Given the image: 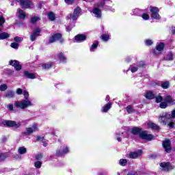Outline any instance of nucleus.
Masks as SVG:
<instances>
[{"mask_svg":"<svg viewBox=\"0 0 175 175\" xmlns=\"http://www.w3.org/2000/svg\"><path fill=\"white\" fill-rule=\"evenodd\" d=\"M161 167L163 168V170H170L172 169V166H170V163L163 162L160 163Z\"/></svg>","mask_w":175,"mask_h":175,"instance_id":"18","label":"nucleus"},{"mask_svg":"<svg viewBox=\"0 0 175 175\" xmlns=\"http://www.w3.org/2000/svg\"><path fill=\"white\" fill-rule=\"evenodd\" d=\"M42 143H43V146H44V147H47V145H48V144H47V142L43 141Z\"/></svg>","mask_w":175,"mask_h":175,"instance_id":"61","label":"nucleus"},{"mask_svg":"<svg viewBox=\"0 0 175 175\" xmlns=\"http://www.w3.org/2000/svg\"><path fill=\"white\" fill-rule=\"evenodd\" d=\"M165 100L168 105H175V100L171 96H166Z\"/></svg>","mask_w":175,"mask_h":175,"instance_id":"22","label":"nucleus"},{"mask_svg":"<svg viewBox=\"0 0 175 175\" xmlns=\"http://www.w3.org/2000/svg\"><path fill=\"white\" fill-rule=\"evenodd\" d=\"M170 117V114L169 113H163L162 116L159 118V122L163 124V125H166L167 121L171 119Z\"/></svg>","mask_w":175,"mask_h":175,"instance_id":"6","label":"nucleus"},{"mask_svg":"<svg viewBox=\"0 0 175 175\" xmlns=\"http://www.w3.org/2000/svg\"><path fill=\"white\" fill-rule=\"evenodd\" d=\"M16 94L18 95H21V94H23V90H21V88H18L16 90Z\"/></svg>","mask_w":175,"mask_h":175,"instance_id":"53","label":"nucleus"},{"mask_svg":"<svg viewBox=\"0 0 175 175\" xmlns=\"http://www.w3.org/2000/svg\"><path fill=\"white\" fill-rule=\"evenodd\" d=\"M68 152H69V148L68 146H61L60 148L57 149L56 155L57 157H62V155H65Z\"/></svg>","mask_w":175,"mask_h":175,"instance_id":"8","label":"nucleus"},{"mask_svg":"<svg viewBox=\"0 0 175 175\" xmlns=\"http://www.w3.org/2000/svg\"><path fill=\"white\" fill-rule=\"evenodd\" d=\"M66 3H68V5H72L73 3L74 0H64Z\"/></svg>","mask_w":175,"mask_h":175,"instance_id":"54","label":"nucleus"},{"mask_svg":"<svg viewBox=\"0 0 175 175\" xmlns=\"http://www.w3.org/2000/svg\"><path fill=\"white\" fill-rule=\"evenodd\" d=\"M161 109H166L167 107V103L166 101H163L160 103Z\"/></svg>","mask_w":175,"mask_h":175,"instance_id":"38","label":"nucleus"},{"mask_svg":"<svg viewBox=\"0 0 175 175\" xmlns=\"http://www.w3.org/2000/svg\"><path fill=\"white\" fill-rule=\"evenodd\" d=\"M131 133L133 135H139V137L141 139H143L144 140H148L151 141L152 139H153L154 136L152 135H150L147 133V131H142V129L139 127H135L131 129Z\"/></svg>","mask_w":175,"mask_h":175,"instance_id":"2","label":"nucleus"},{"mask_svg":"<svg viewBox=\"0 0 175 175\" xmlns=\"http://www.w3.org/2000/svg\"><path fill=\"white\" fill-rule=\"evenodd\" d=\"M170 140L169 139L163 142V146L166 152H170L172 150V146H170Z\"/></svg>","mask_w":175,"mask_h":175,"instance_id":"14","label":"nucleus"},{"mask_svg":"<svg viewBox=\"0 0 175 175\" xmlns=\"http://www.w3.org/2000/svg\"><path fill=\"white\" fill-rule=\"evenodd\" d=\"M164 59L165 61H173L174 59L173 53H172V52H168L167 55L164 57Z\"/></svg>","mask_w":175,"mask_h":175,"instance_id":"29","label":"nucleus"},{"mask_svg":"<svg viewBox=\"0 0 175 175\" xmlns=\"http://www.w3.org/2000/svg\"><path fill=\"white\" fill-rule=\"evenodd\" d=\"M163 100V98L161 97V96H156V103H160V102H162Z\"/></svg>","mask_w":175,"mask_h":175,"instance_id":"45","label":"nucleus"},{"mask_svg":"<svg viewBox=\"0 0 175 175\" xmlns=\"http://www.w3.org/2000/svg\"><path fill=\"white\" fill-rule=\"evenodd\" d=\"M48 18L51 21H54L55 20V14L53 12H49L48 14Z\"/></svg>","mask_w":175,"mask_h":175,"instance_id":"34","label":"nucleus"},{"mask_svg":"<svg viewBox=\"0 0 175 175\" xmlns=\"http://www.w3.org/2000/svg\"><path fill=\"white\" fill-rule=\"evenodd\" d=\"M40 33V29L39 28H36L33 33L30 35V40L31 42H35V40H36V38H38V36H39Z\"/></svg>","mask_w":175,"mask_h":175,"instance_id":"12","label":"nucleus"},{"mask_svg":"<svg viewBox=\"0 0 175 175\" xmlns=\"http://www.w3.org/2000/svg\"><path fill=\"white\" fill-rule=\"evenodd\" d=\"M57 57L59 58L60 62H63V64H65L66 62V57L64 55V53H60L57 55Z\"/></svg>","mask_w":175,"mask_h":175,"instance_id":"26","label":"nucleus"},{"mask_svg":"<svg viewBox=\"0 0 175 175\" xmlns=\"http://www.w3.org/2000/svg\"><path fill=\"white\" fill-rule=\"evenodd\" d=\"M24 75L27 79H36V75L29 73L28 71H25Z\"/></svg>","mask_w":175,"mask_h":175,"instance_id":"28","label":"nucleus"},{"mask_svg":"<svg viewBox=\"0 0 175 175\" xmlns=\"http://www.w3.org/2000/svg\"><path fill=\"white\" fill-rule=\"evenodd\" d=\"M145 97L146 99L152 100L155 98V94H154V93L151 91H148L145 94Z\"/></svg>","mask_w":175,"mask_h":175,"instance_id":"23","label":"nucleus"},{"mask_svg":"<svg viewBox=\"0 0 175 175\" xmlns=\"http://www.w3.org/2000/svg\"><path fill=\"white\" fill-rule=\"evenodd\" d=\"M11 47L17 50V49H18V44L16 42H12L11 43Z\"/></svg>","mask_w":175,"mask_h":175,"instance_id":"46","label":"nucleus"},{"mask_svg":"<svg viewBox=\"0 0 175 175\" xmlns=\"http://www.w3.org/2000/svg\"><path fill=\"white\" fill-rule=\"evenodd\" d=\"M18 154H21V155L27 154V149L24 146L19 147L18 149Z\"/></svg>","mask_w":175,"mask_h":175,"instance_id":"31","label":"nucleus"},{"mask_svg":"<svg viewBox=\"0 0 175 175\" xmlns=\"http://www.w3.org/2000/svg\"><path fill=\"white\" fill-rule=\"evenodd\" d=\"M8 90V85L3 84L0 85V91H6Z\"/></svg>","mask_w":175,"mask_h":175,"instance_id":"44","label":"nucleus"},{"mask_svg":"<svg viewBox=\"0 0 175 175\" xmlns=\"http://www.w3.org/2000/svg\"><path fill=\"white\" fill-rule=\"evenodd\" d=\"M29 122V120H25L18 122L13 120H4L2 122V124L4 126H8V128H20L22 124L27 125Z\"/></svg>","mask_w":175,"mask_h":175,"instance_id":"3","label":"nucleus"},{"mask_svg":"<svg viewBox=\"0 0 175 175\" xmlns=\"http://www.w3.org/2000/svg\"><path fill=\"white\" fill-rule=\"evenodd\" d=\"M6 158V156L3 153H0V162H2V161H5V159Z\"/></svg>","mask_w":175,"mask_h":175,"instance_id":"47","label":"nucleus"},{"mask_svg":"<svg viewBox=\"0 0 175 175\" xmlns=\"http://www.w3.org/2000/svg\"><path fill=\"white\" fill-rule=\"evenodd\" d=\"M112 105H113V104L111 103H109L107 105H105L101 109L102 113H107V111H109V110H110V109H111Z\"/></svg>","mask_w":175,"mask_h":175,"instance_id":"20","label":"nucleus"},{"mask_svg":"<svg viewBox=\"0 0 175 175\" xmlns=\"http://www.w3.org/2000/svg\"><path fill=\"white\" fill-rule=\"evenodd\" d=\"M38 131H39V127L38 126V124L33 123L31 127L26 129V131L24 133V135H32L33 132H38Z\"/></svg>","mask_w":175,"mask_h":175,"instance_id":"5","label":"nucleus"},{"mask_svg":"<svg viewBox=\"0 0 175 175\" xmlns=\"http://www.w3.org/2000/svg\"><path fill=\"white\" fill-rule=\"evenodd\" d=\"M16 2L21 3V6L22 8H25V9H29V8H32L33 4L32 1L30 0H16Z\"/></svg>","mask_w":175,"mask_h":175,"instance_id":"7","label":"nucleus"},{"mask_svg":"<svg viewBox=\"0 0 175 175\" xmlns=\"http://www.w3.org/2000/svg\"><path fill=\"white\" fill-rule=\"evenodd\" d=\"M98 44H99L98 41H95V42L92 44L90 49V51H95L96 49L98 47Z\"/></svg>","mask_w":175,"mask_h":175,"instance_id":"33","label":"nucleus"},{"mask_svg":"<svg viewBox=\"0 0 175 175\" xmlns=\"http://www.w3.org/2000/svg\"><path fill=\"white\" fill-rule=\"evenodd\" d=\"M10 37L9 33L6 32H3L0 33V40H3L5 39H8Z\"/></svg>","mask_w":175,"mask_h":175,"instance_id":"30","label":"nucleus"},{"mask_svg":"<svg viewBox=\"0 0 175 175\" xmlns=\"http://www.w3.org/2000/svg\"><path fill=\"white\" fill-rule=\"evenodd\" d=\"M126 62H131V57H126Z\"/></svg>","mask_w":175,"mask_h":175,"instance_id":"63","label":"nucleus"},{"mask_svg":"<svg viewBox=\"0 0 175 175\" xmlns=\"http://www.w3.org/2000/svg\"><path fill=\"white\" fill-rule=\"evenodd\" d=\"M110 38V36L107 35V34H103L101 36V39L104 41V42H107L109 38Z\"/></svg>","mask_w":175,"mask_h":175,"instance_id":"36","label":"nucleus"},{"mask_svg":"<svg viewBox=\"0 0 175 175\" xmlns=\"http://www.w3.org/2000/svg\"><path fill=\"white\" fill-rule=\"evenodd\" d=\"M98 175H107V172L105 171H100L98 172Z\"/></svg>","mask_w":175,"mask_h":175,"instance_id":"58","label":"nucleus"},{"mask_svg":"<svg viewBox=\"0 0 175 175\" xmlns=\"http://www.w3.org/2000/svg\"><path fill=\"white\" fill-rule=\"evenodd\" d=\"M169 85H170L169 81L161 82V87H162L163 90H167V88H169Z\"/></svg>","mask_w":175,"mask_h":175,"instance_id":"27","label":"nucleus"},{"mask_svg":"<svg viewBox=\"0 0 175 175\" xmlns=\"http://www.w3.org/2000/svg\"><path fill=\"white\" fill-rule=\"evenodd\" d=\"M126 163H128V161H126V159H121L119 161V165H120V166H126Z\"/></svg>","mask_w":175,"mask_h":175,"instance_id":"35","label":"nucleus"},{"mask_svg":"<svg viewBox=\"0 0 175 175\" xmlns=\"http://www.w3.org/2000/svg\"><path fill=\"white\" fill-rule=\"evenodd\" d=\"M127 175H137V173H136L135 172L131 171L129 172Z\"/></svg>","mask_w":175,"mask_h":175,"instance_id":"59","label":"nucleus"},{"mask_svg":"<svg viewBox=\"0 0 175 175\" xmlns=\"http://www.w3.org/2000/svg\"><path fill=\"white\" fill-rule=\"evenodd\" d=\"M5 24V18L3 16H0V26L3 25Z\"/></svg>","mask_w":175,"mask_h":175,"instance_id":"48","label":"nucleus"},{"mask_svg":"<svg viewBox=\"0 0 175 175\" xmlns=\"http://www.w3.org/2000/svg\"><path fill=\"white\" fill-rule=\"evenodd\" d=\"M23 95L26 100L16 101L14 103V106H16L17 109H21L22 110H24V109H27L31 106H33V105L32 104V102H31V100H28L29 93H28L27 91H23Z\"/></svg>","mask_w":175,"mask_h":175,"instance_id":"1","label":"nucleus"},{"mask_svg":"<svg viewBox=\"0 0 175 175\" xmlns=\"http://www.w3.org/2000/svg\"><path fill=\"white\" fill-rule=\"evenodd\" d=\"M126 111L129 113V114H131V113L133 112V107L132 105H129L126 107Z\"/></svg>","mask_w":175,"mask_h":175,"instance_id":"42","label":"nucleus"},{"mask_svg":"<svg viewBox=\"0 0 175 175\" xmlns=\"http://www.w3.org/2000/svg\"><path fill=\"white\" fill-rule=\"evenodd\" d=\"M57 40H59L60 43L64 42V40H62V35L61 33H56L52 36L49 38V43H54V42H57Z\"/></svg>","mask_w":175,"mask_h":175,"instance_id":"9","label":"nucleus"},{"mask_svg":"<svg viewBox=\"0 0 175 175\" xmlns=\"http://www.w3.org/2000/svg\"><path fill=\"white\" fill-rule=\"evenodd\" d=\"M73 27H75V25H73L72 27H71V26L67 27H66V31H67V32H70V31H72V28Z\"/></svg>","mask_w":175,"mask_h":175,"instance_id":"57","label":"nucleus"},{"mask_svg":"<svg viewBox=\"0 0 175 175\" xmlns=\"http://www.w3.org/2000/svg\"><path fill=\"white\" fill-rule=\"evenodd\" d=\"M145 44L146 46H151V44H152V40H146L145 41Z\"/></svg>","mask_w":175,"mask_h":175,"instance_id":"49","label":"nucleus"},{"mask_svg":"<svg viewBox=\"0 0 175 175\" xmlns=\"http://www.w3.org/2000/svg\"><path fill=\"white\" fill-rule=\"evenodd\" d=\"M105 100H106L107 102H109V100H110V96H106V98H105Z\"/></svg>","mask_w":175,"mask_h":175,"instance_id":"62","label":"nucleus"},{"mask_svg":"<svg viewBox=\"0 0 175 175\" xmlns=\"http://www.w3.org/2000/svg\"><path fill=\"white\" fill-rule=\"evenodd\" d=\"M17 12L18 13V17L19 18H21L22 20H24L25 17H27V14H25V12H24L21 9H18Z\"/></svg>","mask_w":175,"mask_h":175,"instance_id":"24","label":"nucleus"},{"mask_svg":"<svg viewBox=\"0 0 175 175\" xmlns=\"http://www.w3.org/2000/svg\"><path fill=\"white\" fill-rule=\"evenodd\" d=\"M35 167H37V169H40L42 167V161H37L34 163Z\"/></svg>","mask_w":175,"mask_h":175,"instance_id":"37","label":"nucleus"},{"mask_svg":"<svg viewBox=\"0 0 175 175\" xmlns=\"http://www.w3.org/2000/svg\"><path fill=\"white\" fill-rule=\"evenodd\" d=\"M53 66V62H49L42 65V69H50Z\"/></svg>","mask_w":175,"mask_h":175,"instance_id":"32","label":"nucleus"},{"mask_svg":"<svg viewBox=\"0 0 175 175\" xmlns=\"http://www.w3.org/2000/svg\"><path fill=\"white\" fill-rule=\"evenodd\" d=\"M105 2H101V3H96L94 4L95 8H103L105 6Z\"/></svg>","mask_w":175,"mask_h":175,"instance_id":"39","label":"nucleus"},{"mask_svg":"<svg viewBox=\"0 0 175 175\" xmlns=\"http://www.w3.org/2000/svg\"><path fill=\"white\" fill-rule=\"evenodd\" d=\"M141 16L142 17L143 20H150V15L148 14H142Z\"/></svg>","mask_w":175,"mask_h":175,"instance_id":"43","label":"nucleus"},{"mask_svg":"<svg viewBox=\"0 0 175 175\" xmlns=\"http://www.w3.org/2000/svg\"><path fill=\"white\" fill-rule=\"evenodd\" d=\"M172 33H175V27H172Z\"/></svg>","mask_w":175,"mask_h":175,"instance_id":"64","label":"nucleus"},{"mask_svg":"<svg viewBox=\"0 0 175 175\" xmlns=\"http://www.w3.org/2000/svg\"><path fill=\"white\" fill-rule=\"evenodd\" d=\"M14 42H21V40H23V39H21V38H20V37L16 36L14 38Z\"/></svg>","mask_w":175,"mask_h":175,"instance_id":"52","label":"nucleus"},{"mask_svg":"<svg viewBox=\"0 0 175 175\" xmlns=\"http://www.w3.org/2000/svg\"><path fill=\"white\" fill-rule=\"evenodd\" d=\"M170 118H175V109H174L172 111V114H170Z\"/></svg>","mask_w":175,"mask_h":175,"instance_id":"55","label":"nucleus"},{"mask_svg":"<svg viewBox=\"0 0 175 175\" xmlns=\"http://www.w3.org/2000/svg\"><path fill=\"white\" fill-rule=\"evenodd\" d=\"M81 12V9L80 8H77L74 10L73 14H70V18L73 20L74 21L77 20L79 16H80V13Z\"/></svg>","mask_w":175,"mask_h":175,"instance_id":"10","label":"nucleus"},{"mask_svg":"<svg viewBox=\"0 0 175 175\" xmlns=\"http://www.w3.org/2000/svg\"><path fill=\"white\" fill-rule=\"evenodd\" d=\"M92 13L95 15V17L97 18H100L102 17V11L96 7H94V8L92 10Z\"/></svg>","mask_w":175,"mask_h":175,"instance_id":"16","label":"nucleus"},{"mask_svg":"<svg viewBox=\"0 0 175 175\" xmlns=\"http://www.w3.org/2000/svg\"><path fill=\"white\" fill-rule=\"evenodd\" d=\"M138 70H139L138 66H131V67H130V70H131V72H132V73H135V72H137Z\"/></svg>","mask_w":175,"mask_h":175,"instance_id":"41","label":"nucleus"},{"mask_svg":"<svg viewBox=\"0 0 175 175\" xmlns=\"http://www.w3.org/2000/svg\"><path fill=\"white\" fill-rule=\"evenodd\" d=\"M148 128H150L153 131H159L161 129L159 126H158L157 124L151 122L148 123Z\"/></svg>","mask_w":175,"mask_h":175,"instance_id":"19","label":"nucleus"},{"mask_svg":"<svg viewBox=\"0 0 175 175\" xmlns=\"http://www.w3.org/2000/svg\"><path fill=\"white\" fill-rule=\"evenodd\" d=\"M37 142H44V137L38 136Z\"/></svg>","mask_w":175,"mask_h":175,"instance_id":"50","label":"nucleus"},{"mask_svg":"<svg viewBox=\"0 0 175 175\" xmlns=\"http://www.w3.org/2000/svg\"><path fill=\"white\" fill-rule=\"evenodd\" d=\"M9 64L14 66V68L16 69V70H21V66L20 65V62L17 60H10L9 62Z\"/></svg>","mask_w":175,"mask_h":175,"instance_id":"15","label":"nucleus"},{"mask_svg":"<svg viewBox=\"0 0 175 175\" xmlns=\"http://www.w3.org/2000/svg\"><path fill=\"white\" fill-rule=\"evenodd\" d=\"M40 18L38 16H33L31 18V23L32 24H35V23H36L37 21H39Z\"/></svg>","mask_w":175,"mask_h":175,"instance_id":"40","label":"nucleus"},{"mask_svg":"<svg viewBox=\"0 0 175 175\" xmlns=\"http://www.w3.org/2000/svg\"><path fill=\"white\" fill-rule=\"evenodd\" d=\"M163 49H165V44L163 42H161L157 45L156 49L154 50L153 53L157 55V54H161V52L163 51Z\"/></svg>","mask_w":175,"mask_h":175,"instance_id":"11","label":"nucleus"},{"mask_svg":"<svg viewBox=\"0 0 175 175\" xmlns=\"http://www.w3.org/2000/svg\"><path fill=\"white\" fill-rule=\"evenodd\" d=\"M87 39V37L83 34H78L75 37V40L80 43L81 42H84Z\"/></svg>","mask_w":175,"mask_h":175,"instance_id":"17","label":"nucleus"},{"mask_svg":"<svg viewBox=\"0 0 175 175\" xmlns=\"http://www.w3.org/2000/svg\"><path fill=\"white\" fill-rule=\"evenodd\" d=\"M14 92L12 90H8L4 95L5 98H8V99H10L12 98H14Z\"/></svg>","mask_w":175,"mask_h":175,"instance_id":"25","label":"nucleus"},{"mask_svg":"<svg viewBox=\"0 0 175 175\" xmlns=\"http://www.w3.org/2000/svg\"><path fill=\"white\" fill-rule=\"evenodd\" d=\"M150 10L151 12V18L155 20H161V16H159V10L157 7H150Z\"/></svg>","mask_w":175,"mask_h":175,"instance_id":"4","label":"nucleus"},{"mask_svg":"<svg viewBox=\"0 0 175 175\" xmlns=\"http://www.w3.org/2000/svg\"><path fill=\"white\" fill-rule=\"evenodd\" d=\"M131 16H140L143 14V10L139 9H134L131 13Z\"/></svg>","mask_w":175,"mask_h":175,"instance_id":"21","label":"nucleus"},{"mask_svg":"<svg viewBox=\"0 0 175 175\" xmlns=\"http://www.w3.org/2000/svg\"><path fill=\"white\" fill-rule=\"evenodd\" d=\"M142 150H138L135 152H131L129 154V158H131L133 159H135L136 158H138V157H140L142 154Z\"/></svg>","mask_w":175,"mask_h":175,"instance_id":"13","label":"nucleus"},{"mask_svg":"<svg viewBox=\"0 0 175 175\" xmlns=\"http://www.w3.org/2000/svg\"><path fill=\"white\" fill-rule=\"evenodd\" d=\"M8 109H10L11 111H13V104L8 105Z\"/></svg>","mask_w":175,"mask_h":175,"instance_id":"56","label":"nucleus"},{"mask_svg":"<svg viewBox=\"0 0 175 175\" xmlns=\"http://www.w3.org/2000/svg\"><path fill=\"white\" fill-rule=\"evenodd\" d=\"M168 126H170V128H174V122H170L168 124Z\"/></svg>","mask_w":175,"mask_h":175,"instance_id":"60","label":"nucleus"},{"mask_svg":"<svg viewBox=\"0 0 175 175\" xmlns=\"http://www.w3.org/2000/svg\"><path fill=\"white\" fill-rule=\"evenodd\" d=\"M42 158H43V155L42 154H37L36 156V161H40V159H42Z\"/></svg>","mask_w":175,"mask_h":175,"instance_id":"51","label":"nucleus"}]
</instances>
